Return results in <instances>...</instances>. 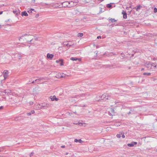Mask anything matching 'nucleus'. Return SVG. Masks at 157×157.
I'll list each match as a JSON object with an SVG mask.
<instances>
[{
    "mask_svg": "<svg viewBox=\"0 0 157 157\" xmlns=\"http://www.w3.org/2000/svg\"><path fill=\"white\" fill-rule=\"evenodd\" d=\"M76 3H75L73 2H65L62 3L63 6L64 7H74L76 5Z\"/></svg>",
    "mask_w": 157,
    "mask_h": 157,
    "instance_id": "1",
    "label": "nucleus"
},
{
    "mask_svg": "<svg viewBox=\"0 0 157 157\" xmlns=\"http://www.w3.org/2000/svg\"><path fill=\"white\" fill-rule=\"evenodd\" d=\"M65 77V75L63 73H58L56 74V77L57 78H63Z\"/></svg>",
    "mask_w": 157,
    "mask_h": 157,
    "instance_id": "2",
    "label": "nucleus"
},
{
    "mask_svg": "<svg viewBox=\"0 0 157 157\" xmlns=\"http://www.w3.org/2000/svg\"><path fill=\"white\" fill-rule=\"evenodd\" d=\"M8 71L7 70H5L3 72L4 79H5L8 76Z\"/></svg>",
    "mask_w": 157,
    "mask_h": 157,
    "instance_id": "3",
    "label": "nucleus"
},
{
    "mask_svg": "<svg viewBox=\"0 0 157 157\" xmlns=\"http://www.w3.org/2000/svg\"><path fill=\"white\" fill-rule=\"evenodd\" d=\"M56 62L57 63H59V65L61 66L63 65L64 62L63 60L62 59L57 60L56 61Z\"/></svg>",
    "mask_w": 157,
    "mask_h": 157,
    "instance_id": "4",
    "label": "nucleus"
},
{
    "mask_svg": "<svg viewBox=\"0 0 157 157\" xmlns=\"http://www.w3.org/2000/svg\"><path fill=\"white\" fill-rule=\"evenodd\" d=\"M54 56V55L48 53L47 55V58L50 60H52Z\"/></svg>",
    "mask_w": 157,
    "mask_h": 157,
    "instance_id": "5",
    "label": "nucleus"
},
{
    "mask_svg": "<svg viewBox=\"0 0 157 157\" xmlns=\"http://www.w3.org/2000/svg\"><path fill=\"white\" fill-rule=\"evenodd\" d=\"M63 44L64 45L67 47H70L73 45L71 42H63Z\"/></svg>",
    "mask_w": 157,
    "mask_h": 157,
    "instance_id": "6",
    "label": "nucleus"
},
{
    "mask_svg": "<svg viewBox=\"0 0 157 157\" xmlns=\"http://www.w3.org/2000/svg\"><path fill=\"white\" fill-rule=\"evenodd\" d=\"M137 143L136 142H133L130 144H128L127 145L129 147H132L134 146V145H136Z\"/></svg>",
    "mask_w": 157,
    "mask_h": 157,
    "instance_id": "7",
    "label": "nucleus"
},
{
    "mask_svg": "<svg viewBox=\"0 0 157 157\" xmlns=\"http://www.w3.org/2000/svg\"><path fill=\"white\" fill-rule=\"evenodd\" d=\"M28 36L29 35L28 34L25 33L20 37L19 38V40H20L21 39H24L23 38L24 37H28Z\"/></svg>",
    "mask_w": 157,
    "mask_h": 157,
    "instance_id": "8",
    "label": "nucleus"
},
{
    "mask_svg": "<svg viewBox=\"0 0 157 157\" xmlns=\"http://www.w3.org/2000/svg\"><path fill=\"white\" fill-rule=\"evenodd\" d=\"M50 98L51 99L52 101H53L55 100L56 101L58 100V99L56 98V96L55 95L53 96H51L50 97Z\"/></svg>",
    "mask_w": 157,
    "mask_h": 157,
    "instance_id": "9",
    "label": "nucleus"
},
{
    "mask_svg": "<svg viewBox=\"0 0 157 157\" xmlns=\"http://www.w3.org/2000/svg\"><path fill=\"white\" fill-rule=\"evenodd\" d=\"M122 14H123V17L124 19L127 18V14L123 10L122 12Z\"/></svg>",
    "mask_w": 157,
    "mask_h": 157,
    "instance_id": "10",
    "label": "nucleus"
},
{
    "mask_svg": "<svg viewBox=\"0 0 157 157\" xmlns=\"http://www.w3.org/2000/svg\"><path fill=\"white\" fill-rule=\"evenodd\" d=\"M21 15L23 16H28V14L26 11H24L21 13Z\"/></svg>",
    "mask_w": 157,
    "mask_h": 157,
    "instance_id": "11",
    "label": "nucleus"
},
{
    "mask_svg": "<svg viewBox=\"0 0 157 157\" xmlns=\"http://www.w3.org/2000/svg\"><path fill=\"white\" fill-rule=\"evenodd\" d=\"M70 59L72 60V61H76L77 60H79V61H80L81 60V59H77V58H75L73 57H72V58H71V59Z\"/></svg>",
    "mask_w": 157,
    "mask_h": 157,
    "instance_id": "12",
    "label": "nucleus"
},
{
    "mask_svg": "<svg viewBox=\"0 0 157 157\" xmlns=\"http://www.w3.org/2000/svg\"><path fill=\"white\" fill-rule=\"evenodd\" d=\"M33 11H34V9H31L30 10H28V12L29 13H32Z\"/></svg>",
    "mask_w": 157,
    "mask_h": 157,
    "instance_id": "13",
    "label": "nucleus"
},
{
    "mask_svg": "<svg viewBox=\"0 0 157 157\" xmlns=\"http://www.w3.org/2000/svg\"><path fill=\"white\" fill-rule=\"evenodd\" d=\"M83 34L82 33H80L78 34V37H82L83 36Z\"/></svg>",
    "mask_w": 157,
    "mask_h": 157,
    "instance_id": "14",
    "label": "nucleus"
},
{
    "mask_svg": "<svg viewBox=\"0 0 157 157\" xmlns=\"http://www.w3.org/2000/svg\"><path fill=\"white\" fill-rule=\"evenodd\" d=\"M110 20L112 22H113L116 21V20L114 19L111 18Z\"/></svg>",
    "mask_w": 157,
    "mask_h": 157,
    "instance_id": "15",
    "label": "nucleus"
},
{
    "mask_svg": "<svg viewBox=\"0 0 157 157\" xmlns=\"http://www.w3.org/2000/svg\"><path fill=\"white\" fill-rule=\"evenodd\" d=\"M107 7L108 8H110L112 7V5L110 4H108L107 5Z\"/></svg>",
    "mask_w": 157,
    "mask_h": 157,
    "instance_id": "16",
    "label": "nucleus"
},
{
    "mask_svg": "<svg viewBox=\"0 0 157 157\" xmlns=\"http://www.w3.org/2000/svg\"><path fill=\"white\" fill-rule=\"evenodd\" d=\"M141 6H140V5H139V6H137V8L136 9L137 11L138 10V9H140L141 8Z\"/></svg>",
    "mask_w": 157,
    "mask_h": 157,
    "instance_id": "17",
    "label": "nucleus"
},
{
    "mask_svg": "<svg viewBox=\"0 0 157 157\" xmlns=\"http://www.w3.org/2000/svg\"><path fill=\"white\" fill-rule=\"evenodd\" d=\"M151 73H144V75H150Z\"/></svg>",
    "mask_w": 157,
    "mask_h": 157,
    "instance_id": "18",
    "label": "nucleus"
},
{
    "mask_svg": "<svg viewBox=\"0 0 157 157\" xmlns=\"http://www.w3.org/2000/svg\"><path fill=\"white\" fill-rule=\"evenodd\" d=\"M154 13H156L157 12V9L156 8H155L154 9Z\"/></svg>",
    "mask_w": 157,
    "mask_h": 157,
    "instance_id": "19",
    "label": "nucleus"
},
{
    "mask_svg": "<svg viewBox=\"0 0 157 157\" xmlns=\"http://www.w3.org/2000/svg\"><path fill=\"white\" fill-rule=\"evenodd\" d=\"M117 138H120V137H121V136H120V135H119V134H117Z\"/></svg>",
    "mask_w": 157,
    "mask_h": 157,
    "instance_id": "20",
    "label": "nucleus"
},
{
    "mask_svg": "<svg viewBox=\"0 0 157 157\" xmlns=\"http://www.w3.org/2000/svg\"><path fill=\"white\" fill-rule=\"evenodd\" d=\"M31 113H27V114L28 115L30 116L31 115Z\"/></svg>",
    "mask_w": 157,
    "mask_h": 157,
    "instance_id": "21",
    "label": "nucleus"
},
{
    "mask_svg": "<svg viewBox=\"0 0 157 157\" xmlns=\"http://www.w3.org/2000/svg\"><path fill=\"white\" fill-rule=\"evenodd\" d=\"M35 113V112H34V110H32L31 112V113H32L33 114V113Z\"/></svg>",
    "mask_w": 157,
    "mask_h": 157,
    "instance_id": "22",
    "label": "nucleus"
},
{
    "mask_svg": "<svg viewBox=\"0 0 157 157\" xmlns=\"http://www.w3.org/2000/svg\"><path fill=\"white\" fill-rule=\"evenodd\" d=\"M78 140L77 139H75V141L76 142H77Z\"/></svg>",
    "mask_w": 157,
    "mask_h": 157,
    "instance_id": "23",
    "label": "nucleus"
},
{
    "mask_svg": "<svg viewBox=\"0 0 157 157\" xmlns=\"http://www.w3.org/2000/svg\"><path fill=\"white\" fill-rule=\"evenodd\" d=\"M78 141L80 143H81L82 142V141L81 140H79Z\"/></svg>",
    "mask_w": 157,
    "mask_h": 157,
    "instance_id": "24",
    "label": "nucleus"
},
{
    "mask_svg": "<svg viewBox=\"0 0 157 157\" xmlns=\"http://www.w3.org/2000/svg\"><path fill=\"white\" fill-rule=\"evenodd\" d=\"M122 137L123 138H124L125 137V136L124 135H122Z\"/></svg>",
    "mask_w": 157,
    "mask_h": 157,
    "instance_id": "25",
    "label": "nucleus"
},
{
    "mask_svg": "<svg viewBox=\"0 0 157 157\" xmlns=\"http://www.w3.org/2000/svg\"><path fill=\"white\" fill-rule=\"evenodd\" d=\"M65 146H64V145L61 146V147H62V148H65Z\"/></svg>",
    "mask_w": 157,
    "mask_h": 157,
    "instance_id": "26",
    "label": "nucleus"
},
{
    "mask_svg": "<svg viewBox=\"0 0 157 157\" xmlns=\"http://www.w3.org/2000/svg\"><path fill=\"white\" fill-rule=\"evenodd\" d=\"M3 108V106H0V109H2Z\"/></svg>",
    "mask_w": 157,
    "mask_h": 157,
    "instance_id": "27",
    "label": "nucleus"
},
{
    "mask_svg": "<svg viewBox=\"0 0 157 157\" xmlns=\"http://www.w3.org/2000/svg\"><path fill=\"white\" fill-rule=\"evenodd\" d=\"M3 13V12L2 11H1V12H0V15L2 14Z\"/></svg>",
    "mask_w": 157,
    "mask_h": 157,
    "instance_id": "28",
    "label": "nucleus"
},
{
    "mask_svg": "<svg viewBox=\"0 0 157 157\" xmlns=\"http://www.w3.org/2000/svg\"><path fill=\"white\" fill-rule=\"evenodd\" d=\"M97 38L98 39H99V38H101V36H98Z\"/></svg>",
    "mask_w": 157,
    "mask_h": 157,
    "instance_id": "29",
    "label": "nucleus"
},
{
    "mask_svg": "<svg viewBox=\"0 0 157 157\" xmlns=\"http://www.w3.org/2000/svg\"><path fill=\"white\" fill-rule=\"evenodd\" d=\"M32 1H33V2H35V0H32Z\"/></svg>",
    "mask_w": 157,
    "mask_h": 157,
    "instance_id": "30",
    "label": "nucleus"
},
{
    "mask_svg": "<svg viewBox=\"0 0 157 157\" xmlns=\"http://www.w3.org/2000/svg\"><path fill=\"white\" fill-rule=\"evenodd\" d=\"M41 108V107H38V108Z\"/></svg>",
    "mask_w": 157,
    "mask_h": 157,
    "instance_id": "31",
    "label": "nucleus"
},
{
    "mask_svg": "<svg viewBox=\"0 0 157 157\" xmlns=\"http://www.w3.org/2000/svg\"><path fill=\"white\" fill-rule=\"evenodd\" d=\"M37 105V106L39 105V106H40V105Z\"/></svg>",
    "mask_w": 157,
    "mask_h": 157,
    "instance_id": "32",
    "label": "nucleus"
},
{
    "mask_svg": "<svg viewBox=\"0 0 157 157\" xmlns=\"http://www.w3.org/2000/svg\"><path fill=\"white\" fill-rule=\"evenodd\" d=\"M36 109H38V108H37V107H36Z\"/></svg>",
    "mask_w": 157,
    "mask_h": 157,
    "instance_id": "33",
    "label": "nucleus"
}]
</instances>
